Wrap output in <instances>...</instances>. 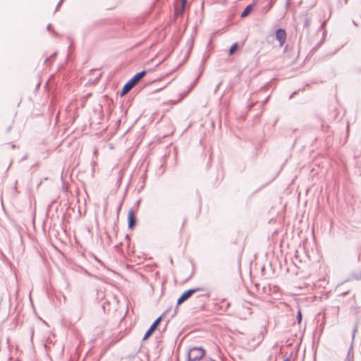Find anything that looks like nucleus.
I'll list each match as a JSON object with an SVG mask.
<instances>
[{
  "mask_svg": "<svg viewBox=\"0 0 361 361\" xmlns=\"http://www.w3.org/2000/svg\"><path fill=\"white\" fill-rule=\"evenodd\" d=\"M220 85H221V82H219V83L216 85V87H215V90H214V92H216V91H217V90H218V89L219 88V86H220Z\"/></svg>",
  "mask_w": 361,
  "mask_h": 361,
  "instance_id": "nucleus-14",
  "label": "nucleus"
},
{
  "mask_svg": "<svg viewBox=\"0 0 361 361\" xmlns=\"http://www.w3.org/2000/svg\"><path fill=\"white\" fill-rule=\"evenodd\" d=\"M212 361H216V360H212Z\"/></svg>",
  "mask_w": 361,
  "mask_h": 361,
  "instance_id": "nucleus-23",
  "label": "nucleus"
},
{
  "mask_svg": "<svg viewBox=\"0 0 361 361\" xmlns=\"http://www.w3.org/2000/svg\"><path fill=\"white\" fill-rule=\"evenodd\" d=\"M252 9H253V4L248 5L244 9V11L242 12V13L240 15V17L241 18H245L246 16H247L250 13V12L252 11Z\"/></svg>",
  "mask_w": 361,
  "mask_h": 361,
  "instance_id": "nucleus-7",
  "label": "nucleus"
},
{
  "mask_svg": "<svg viewBox=\"0 0 361 361\" xmlns=\"http://www.w3.org/2000/svg\"><path fill=\"white\" fill-rule=\"evenodd\" d=\"M51 27V24H49V25H47V30H50Z\"/></svg>",
  "mask_w": 361,
  "mask_h": 361,
  "instance_id": "nucleus-17",
  "label": "nucleus"
},
{
  "mask_svg": "<svg viewBox=\"0 0 361 361\" xmlns=\"http://www.w3.org/2000/svg\"><path fill=\"white\" fill-rule=\"evenodd\" d=\"M357 71H358L359 72H360V73H361V67H359V68H357Z\"/></svg>",
  "mask_w": 361,
  "mask_h": 361,
  "instance_id": "nucleus-19",
  "label": "nucleus"
},
{
  "mask_svg": "<svg viewBox=\"0 0 361 361\" xmlns=\"http://www.w3.org/2000/svg\"><path fill=\"white\" fill-rule=\"evenodd\" d=\"M12 163H13V161H11V162H10V164H9V166H8V169L11 166Z\"/></svg>",
  "mask_w": 361,
  "mask_h": 361,
  "instance_id": "nucleus-18",
  "label": "nucleus"
},
{
  "mask_svg": "<svg viewBox=\"0 0 361 361\" xmlns=\"http://www.w3.org/2000/svg\"><path fill=\"white\" fill-rule=\"evenodd\" d=\"M185 3V0H183L182 1V10H183V8H184Z\"/></svg>",
  "mask_w": 361,
  "mask_h": 361,
  "instance_id": "nucleus-15",
  "label": "nucleus"
},
{
  "mask_svg": "<svg viewBox=\"0 0 361 361\" xmlns=\"http://www.w3.org/2000/svg\"><path fill=\"white\" fill-rule=\"evenodd\" d=\"M147 72L146 71H142L136 73L130 80H129L123 87L122 90L120 93L121 97L126 94L128 92H130L133 87H135L141 80L145 76Z\"/></svg>",
  "mask_w": 361,
  "mask_h": 361,
  "instance_id": "nucleus-1",
  "label": "nucleus"
},
{
  "mask_svg": "<svg viewBox=\"0 0 361 361\" xmlns=\"http://www.w3.org/2000/svg\"><path fill=\"white\" fill-rule=\"evenodd\" d=\"M162 316L159 317L151 325L149 329L146 331L143 340H146L155 331V329L157 328L158 325L159 324L160 322L161 321Z\"/></svg>",
  "mask_w": 361,
  "mask_h": 361,
  "instance_id": "nucleus-4",
  "label": "nucleus"
},
{
  "mask_svg": "<svg viewBox=\"0 0 361 361\" xmlns=\"http://www.w3.org/2000/svg\"><path fill=\"white\" fill-rule=\"evenodd\" d=\"M355 331H356V329H355L354 331H353V340L355 338Z\"/></svg>",
  "mask_w": 361,
  "mask_h": 361,
  "instance_id": "nucleus-16",
  "label": "nucleus"
},
{
  "mask_svg": "<svg viewBox=\"0 0 361 361\" xmlns=\"http://www.w3.org/2000/svg\"><path fill=\"white\" fill-rule=\"evenodd\" d=\"M63 1V0H61V1L59 2V4H57V6H56V10H58V9L59 8V7L61 6V4H62Z\"/></svg>",
  "mask_w": 361,
  "mask_h": 361,
  "instance_id": "nucleus-12",
  "label": "nucleus"
},
{
  "mask_svg": "<svg viewBox=\"0 0 361 361\" xmlns=\"http://www.w3.org/2000/svg\"><path fill=\"white\" fill-rule=\"evenodd\" d=\"M128 224L129 229H133L136 224V218L132 209H130L128 214Z\"/></svg>",
  "mask_w": 361,
  "mask_h": 361,
  "instance_id": "nucleus-6",
  "label": "nucleus"
},
{
  "mask_svg": "<svg viewBox=\"0 0 361 361\" xmlns=\"http://www.w3.org/2000/svg\"><path fill=\"white\" fill-rule=\"evenodd\" d=\"M347 1H348V0H345V3H347Z\"/></svg>",
  "mask_w": 361,
  "mask_h": 361,
  "instance_id": "nucleus-22",
  "label": "nucleus"
},
{
  "mask_svg": "<svg viewBox=\"0 0 361 361\" xmlns=\"http://www.w3.org/2000/svg\"><path fill=\"white\" fill-rule=\"evenodd\" d=\"M310 19L306 16L305 17V24H304V26L306 27V28H309L310 27Z\"/></svg>",
  "mask_w": 361,
  "mask_h": 361,
  "instance_id": "nucleus-10",
  "label": "nucleus"
},
{
  "mask_svg": "<svg viewBox=\"0 0 361 361\" xmlns=\"http://www.w3.org/2000/svg\"><path fill=\"white\" fill-rule=\"evenodd\" d=\"M220 85H221V82H219V83L216 85V87H215V90H214V92H216V91H217V90H218V89L219 88V86H220Z\"/></svg>",
  "mask_w": 361,
  "mask_h": 361,
  "instance_id": "nucleus-13",
  "label": "nucleus"
},
{
  "mask_svg": "<svg viewBox=\"0 0 361 361\" xmlns=\"http://www.w3.org/2000/svg\"><path fill=\"white\" fill-rule=\"evenodd\" d=\"M297 320L298 323H300L302 321V313L301 311L299 310L297 314Z\"/></svg>",
  "mask_w": 361,
  "mask_h": 361,
  "instance_id": "nucleus-11",
  "label": "nucleus"
},
{
  "mask_svg": "<svg viewBox=\"0 0 361 361\" xmlns=\"http://www.w3.org/2000/svg\"><path fill=\"white\" fill-rule=\"evenodd\" d=\"M205 354V351L200 347H192L188 351V361H199Z\"/></svg>",
  "mask_w": 361,
  "mask_h": 361,
  "instance_id": "nucleus-3",
  "label": "nucleus"
},
{
  "mask_svg": "<svg viewBox=\"0 0 361 361\" xmlns=\"http://www.w3.org/2000/svg\"><path fill=\"white\" fill-rule=\"evenodd\" d=\"M49 60V58H47V59L45 60V61H44V62H45V63H47Z\"/></svg>",
  "mask_w": 361,
  "mask_h": 361,
  "instance_id": "nucleus-20",
  "label": "nucleus"
},
{
  "mask_svg": "<svg viewBox=\"0 0 361 361\" xmlns=\"http://www.w3.org/2000/svg\"><path fill=\"white\" fill-rule=\"evenodd\" d=\"M345 361H353V345L351 344L347 355L345 358Z\"/></svg>",
  "mask_w": 361,
  "mask_h": 361,
  "instance_id": "nucleus-8",
  "label": "nucleus"
},
{
  "mask_svg": "<svg viewBox=\"0 0 361 361\" xmlns=\"http://www.w3.org/2000/svg\"><path fill=\"white\" fill-rule=\"evenodd\" d=\"M238 48V43H234L229 49V54H233Z\"/></svg>",
  "mask_w": 361,
  "mask_h": 361,
  "instance_id": "nucleus-9",
  "label": "nucleus"
},
{
  "mask_svg": "<svg viewBox=\"0 0 361 361\" xmlns=\"http://www.w3.org/2000/svg\"><path fill=\"white\" fill-rule=\"evenodd\" d=\"M283 361H289V359L286 358Z\"/></svg>",
  "mask_w": 361,
  "mask_h": 361,
  "instance_id": "nucleus-21",
  "label": "nucleus"
},
{
  "mask_svg": "<svg viewBox=\"0 0 361 361\" xmlns=\"http://www.w3.org/2000/svg\"><path fill=\"white\" fill-rule=\"evenodd\" d=\"M203 290H204V288L198 287V288H195L189 289V290L185 291L179 297V298L178 299V300H177V305H176V308L174 310V312H173V314H172V317H173L176 314L178 305H180L183 302L187 300L189 298H190L192 295V294H194V293H195L197 292L203 291Z\"/></svg>",
  "mask_w": 361,
  "mask_h": 361,
  "instance_id": "nucleus-2",
  "label": "nucleus"
},
{
  "mask_svg": "<svg viewBox=\"0 0 361 361\" xmlns=\"http://www.w3.org/2000/svg\"><path fill=\"white\" fill-rule=\"evenodd\" d=\"M276 39L279 41V45L282 46L286 39V32L283 29H278L276 32Z\"/></svg>",
  "mask_w": 361,
  "mask_h": 361,
  "instance_id": "nucleus-5",
  "label": "nucleus"
}]
</instances>
